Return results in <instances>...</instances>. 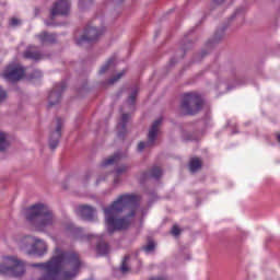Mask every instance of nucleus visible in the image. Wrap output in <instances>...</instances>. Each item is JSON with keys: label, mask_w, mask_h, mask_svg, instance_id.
Segmentation results:
<instances>
[{"label": "nucleus", "mask_w": 280, "mask_h": 280, "mask_svg": "<svg viewBox=\"0 0 280 280\" xmlns=\"http://www.w3.org/2000/svg\"><path fill=\"white\" fill-rule=\"evenodd\" d=\"M139 196L135 194H124L117 197L110 206L104 208L105 222L108 233L115 231H126L132 224V218L139 211Z\"/></svg>", "instance_id": "obj_1"}, {"label": "nucleus", "mask_w": 280, "mask_h": 280, "mask_svg": "<svg viewBox=\"0 0 280 280\" xmlns=\"http://www.w3.org/2000/svg\"><path fill=\"white\" fill-rule=\"evenodd\" d=\"M32 267L44 270L38 280H73L80 275L82 260L75 253L61 252L48 262L33 264Z\"/></svg>", "instance_id": "obj_2"}, {"label": "nucleus", "mask_w": 280, "mask_h": 280, "mask_svg": "<svg viewBox=\"0 0 280 280\" xmlns=\"http://www.w3.org/2000/svg\"><path fill=\"white\" fill-rule=\"evenodd\" d=\"M26 220L37 229H45L54 224V212L43 203H37L27 209Z\"/></svg>", "instance_id": "obj_3"}, {"label": "nucleus", "mask_w": 280, "mask_h": 280, "mask_svg": "<svg viewBox=\"0 0 280 280\" xmlns=\"http://www.w3.org/2000/svg\"><path fill=\"white\" fill-rule=\"evenodd\" d=\"M0 273L7 277H23L25 275V262L16 256H5L4 265L0 266Z\"/></svg>", "instance_id": "obj_4"}, {"label": "nucleus", "mask_w": 280, "mask_h": 280, "mask_svg": "<svg viewBox=\"0 0 280 280\" xmlns=\"http://www.w3.org/2000/svg\"><path fill=\"white\" fill-rule=\"evenodd\" d=\"M202 104V97L198 93L191 92L184 95L180 108L184 115H196L200 113Z\"/></svg>", "instance_id": "obj_5"}, {"label": "nucleus", "mask_w": 280, "mask_h": 280, "mask_svg": "<svg viewBox=\"0 0 280 280\" xmlns=\"http://www.w3.org/2000/svg\"><path fill=\"white\" fill-rule=\"evenodd\" d=\"M0 75L7 82H11V84H14V82L23 80V77L25 75V70L19 65L11 63L4 68Z\"/></svg>", "instance_id": "obj_6"}, {"label": "nucleus", "mask_w": 280, "mask_h": 280, "mask_svg": "<svg viewBox=\"0 0 280 280\" xmlns=\"http://www.w3.org/2000/svg\"><path fill=\"white\" fill-rule=\"evenodd\" d=\"M161 124H163L162 118H159L155 121H153L148 133V141L139 142L138 152H141L142 150H145V148H152V145H154V141H156V137H159V128L161 127Z\"/></svg>", "instance_id": "obj_7"}, {"label": "nucleus", "mask_w": 280, "mask_h": 280, "mask_svg": "<svg viewBox=\"0 0 280 280\" xmlns=\"http://www.w3.org/2000/svg\"><path fill=\"white\" fill-rule=\"evenodd\" d=\"M71 10V2L69 0H58L54 3L50 10V19L54 20L56 16H67Z\"/></svg>", "instance_id": "obj_8"}, {"label": "nucleus", "mask_w": 280, "mask_h": 280, "mask_svg": "<svg viewBox=\"0 0 280 280\" xmlns=\"http://www.w3.org/2000/svg\"><path fill=\"white\" fill-rule=\"evenodd\" d=\"M102 33L94 26H88L83 35L77 39V45H84V43H97Z\"/></svg>", "instance_id": "obj_9"}, {"label": "nucleus", "mask_w": 280, "mask_h": 280, "mask_svg": "<svg viewBox=\"0 0 280 280\" xmlns=\"http://www.w3.org/2000/svg\"><path fill=\"white\" fill-rule=\"evenodd\" d=\"M66 89H67V84L65 82H61L55 85V88L48 95V108H51L57 104H60L62 91H65Z\"/></svg>", "instance_id": "obj_10"}, {"label": "nucleus", "mask_w": 280, "mask_h": 280, "mask_svg": "<svg viewBox=\"0 0 280 280\" xmlns=\"http://www.w3.org/2000/svg\"><path fill=\"white\" fill-rule=\"evenodd\" d=\"M60 137H62V119H56V128L50 131L49 136V148L50 150H56L58 148V143H60Z\"/></svg>", "instance_id": "obj_11"}, {"label": "nucleus", "mask_w": 280, "mask_h": 280, "mask_svg": "<svg viewBox=\"0 0 280 280\" xmlns=\"http://www.w3.org/2000/svg\"><path fill=\"white\" fill-rule=\"evenodd\" d=\"M77 215H80L82 220H86L88 222H93L95 220V208L90 205H80L75 209Z\"/></svg>", "instance_id": "obj_12"}, {"label": "nucleus", "mask_w": 280, "mask_h": 280, "mask_svg": "<svg viewBox=\"0 0 280 280\" xmlns=\"http://www.w3.org/2000/svg\"><path fill=\"white\" fill-rule=\"evenodd\" d=\"M23 58L38 62V60H43V52L36 46H28L23 52Z\"/></svg>", "instance_id": "obj_13"}, {"label": "nucleus", "mask_w": 280, "mask_h": 280, "mask_svg": "<svg viewBox=\"0 0 280 280\" xmlns=\"http://www.w3.org/2000/svg\"><path fill=\"white\" fill-rule=\"evenodd\" d=\"M47 253V244L45 241L35 237V243L33 245V249L27 252V255H38L39 257Z\"/></svg>", "instance_id": "obj_14"}, {"label": "nucleus", "mask_w": 280, "mask_h": 280, "mask_svg": "<svg viewBox=\"0 0 280 280\" xmlns=\"http://www.w3.org/2000/svg\"><path fill=\"white\" fill-rule=\"evenodd\" d=\"M86 240L89 242H91V240H94L95 242H97L96 244V253L98 255H108V244L104 241H102V238H100V236H95V235H88L85 236Z\"/></svg>", "instance_id": "obj_15"}, {"label": "nucleus", "mask_w": 280, "mask_h": 280, "mask_svg": "<svg viewBox=\"0 0 280 280\" xmlns=\"http://www.w3.org/2000/svg\"><path fill=\"white\" fill-rule=\"evenodd\" d=\"M36 38L39 40L40 45H54L56 44V34L44 31L36 35Z\"/></svg>", "instance_id": "obj_16"}, {"label": "nucleus", "mask_w": 280, "mask_h": 280, "mask_svg": "<svg viewBox=\"0 0 280 280\" xmlns=\"http://www.w3.org/2000/svg\"><path fill=\"white\" fill-rule=\"evenodd\" d=\"M36 242V237L34 236H25L20 241V248L24 250L26 254L28 250H33L34 244Z\"/></svg>", "instance_id": "obj_17"}, {"label": "nucleus", "mask_w": 280, "mask_h": 280, "mask_svg": "<svg viewBox=\"0 0 280 280\" xmlns=\"http://www.w3.org/2000/svg\"><path fill=\"white\" fill-rule=\"evenodd\" d=\"M130 172V164H121L115 170V178H114V184L119 185L120 179L119 176H124V174H128Z\"/></svg>", "instance_id": "obj_18"}, {"label": "nucleus", "mask_w": 280, "mask_h": 280, "mask_svg": "<svg viewBox=\"0 0 280 280\" xmlns=\"http://www.w3.org/2000/svg\"><path fill=\"white\" fill-rule=\"evenodd\" d=\"M226 27L228 26H223V27L217 30L213 38L208 42V47H211V45H215V44L220 43V40H222V38H224V32H226Z\"/></svg>", "instance_id": "obj_19"}, {"label": "nucleus", "mask_w": 280, "mask_h": 280, "mask_svg": "<svg viewBox=\"0 0 280 280\" xmlns=\"http://www.w3.org/2000/svg\"><path fill=\"white\" fill-rule=\"evenodd\" d=\"M124 155H121L120 152H116L114 153L112 156H109L108 159H106L105 161L102 162V166L106 167L108 165H115V163H119V161H121V158Z\"/></svg>", "instance_id": "obj_20"}, {"label": "nucleus", "mask_w": 280, "mask_h": 280, "mask_svg": "<svg viewBox=\"0 0 280 280\" xmlns=\"http://www.w3.org/2000/svg\"><path fill=\"white\" fill-rule=\"evenodd\" d=\"M199 170H202V160H200L199 158L190 159L189 171L192 174H196V172H198Z\"/></svg>", "instance_id": "obj_21"}, {"label": "nucleus", "mask_w": 280, "mask_h": 280, "mask_svg": "<svg viewBox=\"0 0 280 280\" xmlns=\"http://www.w3.org/2000/svg\"><path fill=\"white\" fill-rule=\"evenodd\" d=\"M128 119H130V115L122 114L121 124L119 125L121 131L118 132V137H124V132H126V125L128 124Z\"/></svg>", "instance_id": "obj_22"}, {"label": "nucleus", "mask_w": 280, "mask_h": 280, "mask_svg": "<svg viewBox=\"0 0 280 280\" xmlns=\"http://www.w3.org/2000/svg\"><path fill=\"white\" fill-rule=\"evenodd\" d=\"M128 261H130V255H126L120 265V272L126 275V272H130V267L128 266Z\"/></svg>", "instance_id": "obj_23"}, {"label": "nucleus", "mask_w": 280, "mask_h": 280, "mask_svg": "<svg viewBox=\"0 0 280 280\" xmlns=\"http://www.w3.org/2000/svg\"><path fill=\"white\" fill-rule=\"evenodd\" d=\"M115 60H117V58L115 57H110L107 62L101 68L100 73H106V71H108L110 69V67H113V65H115Z\"/></svg>", "instance_id": "obj_24"}, {"label": "nucleus", "mask_w": 280, "mask_h": 280, "mask_svg": "<svg viewBox=\"0 0 280 280\" xmlns=\"http://www.w3.org/2000/svg\"><path fill=\"white\" fill-rule=\"evenodd\" d=\"M8 148V136L4 132H0V152H3Z\"/></svg>", "instance_id": "obj_25"}, {"label": "nucleus", "mask_w": 280, "mask_h": 280, "mask_svg": "<svg viewBox=\"0 0 280 280\" xmlns=\"http://www.w3.org/2000/svg\"><path fill=\"white\" fill-rule=\"evenodd\" d=\"M138 95H139V90L135 89L127 100V102H128V104H130V106H133L135 102H137Z\"/></svg>", "instance_id": "obj_26"}, {"label": "nucleus", "mask_w": 280, "mask_h": 280, "mask_svg": "<svg viewBox=\"0 0 280 280\" xmlns=\"http://www.w3.org/2000/svg\"><path fill=\"white\" fill-rule=\"evenodd\" d=\"M151 176L152 178H161V176H163V171L161 170V167H158V166H154L152 170H151Z\"/></svg>", "instance_id": "obj_27"}, {"label": "nucleus", "mask_w": 280, "mask_h": 280, "mask_svg": "<svg viewBox=\"0 0 280 280\" xmlns=\"http://www.w3.org/2000/svg\"><path fill=\"white\" fill-rule=\"evenodd\" d=\"M125 74H126V71H121V72L117 73L116 75L112 77L107 81L108 84H115V82H119V80H121V78H124Z\"/></svg>", "instance_id": "obj_28"}, {"label": "nucleus", "mask_w": 280, "mask_h": 280, "mask_svg": "<svg viewBox=\"0 0 280 280\" xmlns=\"http://www.w3.org/2000/svg\"><path fill=\"white\" fill-rule=\"evenodd\" d=\"M8 100V91L0 86V104H3Z\"/></svg>", "instance_id": "obj_29"}, {"label": "nucleus", "mask_w": 280, "mask_h": 280, "mask_svg": "<svg viewBox=\"0 0 280 280\" xmlns=\"http://www.w3.org/2000/svg\"><path fill=\"white\" fill-rule=\"evenodd\" d=\"M154 248H156V244L154 243V241H149L147 246H144L145 253H152Z\"/></svg>", "instance_id": "obj_30"}, {"label": "nucleus", "mask_w": 280, "mask_h": 280, "mask_svg": "<svg viewBox=\"0 0 280 280\" xmlns=\"http://www.w3.org/2000/svg\"><path fill=\"white\" fill-rule=\"evenodd\" d=\"M226 3V0H213L211 2V9L215 10V8H220V5H224Z\"/></svg>", "instance_id": "obj_31"}, {"label": "nucleus", "mask_w": 280, "mask_h": 280, "mask_svg": "<svg viewBox=\"0 0 280 280\" xmlns=\"http://www.w3.org/2000/svg\"><path fill=\"white\" fill-rule=\"evenodd\" d=\"M172 234L175 236L180 235V228H178L177 225H174L172 229Z\"/></svg>", "instance_id": "obj_32"}, {"label": "nucleus", "mask_w": 280, "mask_h": 280, "mask_svg": "<svg viewBox=\"0 0 280 280\" xmlns=\"http://www.w3.org/2000/svg\"><path fill=\"white\" fill-rule=\"evenodd\" d=\"M20 24H21V21H19V19L16 18L11 19L10 25H12V27H16V25H20Z\"/></svg>", "instance_id": "obj_33"}, {"label": "nucleus", "mask_w": 280, "mask_h": 280, "mask_svg": "<svg viewBox=\"0 0 280 280\" xmlns=\"http://www.w3.org/2000/svg\"><path fill=\"white\" fill-rule=\"evenodd\" d=\"M84 0H80L79 8H81V10H84Z\"/></svg>", "instance_id": "obj_34"}, {"label": "nucleus", "mask_w": 280, "mask_h": 280, "mask_svg": "<svg viewBox=\"0 0 280 280\" xmlns=\"http://www.w3.org/2000/svg\"><path fill=\"white\" fill-rule=\"evenodd\" d=\"M205 56H207V51L201 52V58H205Z\"/></svg>", "instance_id": "obj_35"}, {"label": "nucleus", "mask_w": 280, "mask_h": 280, "mask_svg": "<svg viewBox=\"0 0 280 280\" xmlns=\"http://www.w3.org/2000/svg\"><path fill=\"white\" fill-rule=\"evenodd\" d=\"M34 74H35V75H40V71L35 70Z\"/></svg>", "instance_id": "obj_36"}, {"label": "nucleus", "mask_w": 280, "mask_h": 280, "mask_svg": "<svg viewBox=\"0 0 280 280\" xmlns=\"http://www.w3.org/2000/svg\"><path fill=\"white\" fill-rule=\"evenodd\" d=\"M237 12H238V11H236V12L231 16V19H234L235 15L237 14Z\"/></svg>", "instance_id": "obj_37"}, {"label": "nucleus", "mask_w": 280, "mask_h": 280, "mask_svg": "<svg viewBox=\"0 0 280 280\" xmlns=\"http://www.w3.org/2000/svg\"><path fill=\"white\" fill-rule=\"evenodd\" d=\"M35 12H36V14H38V12H39L38 9H36Z\"/></svg>", "instance_id": "obj_38"}]
</instances>
